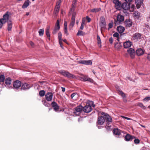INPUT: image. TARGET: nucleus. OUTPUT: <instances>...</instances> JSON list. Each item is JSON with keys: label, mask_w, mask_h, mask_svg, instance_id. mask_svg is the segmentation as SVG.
<instances>
[{"label": "nucleus", "mask_w": 150, "mask_h": 150, "mask_svg": "<svg viewBox=\"0 0 150 150\" xmlns=\"http://www.w3.org/2000/svg\"><path fill=\"white\" fill-rule=\"evenodd\" d=\"M101 115L103 116L99 117L98 118L97 124L98 125H102L105 121L106 122L105 127L108 130H112V126L110 125L112 122V120L111 117L108 114L104 112H101Z\"/></svg>", "instance_id": "obj_1"}, {"label": "nucleus", "mask_w": 150, "mask_h": 150, "mask_svg": "<svg viewBox=\"0 0 150 150\" xmlns=\"http://www.w3.org/2000/svg\"><path fill=\"white\" fill-rule=\"evenodd\" d=\"M100 26L101 27V30L103 29H104L106 28V24L105 20L103 17H101L100 21Z\"/></svg>", "instance_id": "obj_2"}, {"label": "nucleus", "mask_w": 150, "mask_h": 150, "mask_svg": "<svg viewBox=\"0 0 150 150\" xmlns=\"http://www.w3.org/2000/svg\"><path fill=\"white\" fill-rule=\"evenodd\" d=\"M117 21L115 20L114 23L116 25H118L120 23V22H122L124 20V16L120 14L118 15L117 16Z\"/></svg>", "instance_id": "obj_3"}, {"label": "nucleus", "mask_w": 150, "mask_h": 150, "mask_svg": "<svg viewBox=\"0 0 150 150\" xmlns=\"http://www.w3.org/2000/svg\"><path fill=\"white\" fill-rule=\"evenodd\" d=\"M59 72L62 75L69 78L73 77L74 76V75L70 73L67 71L64 70H61L59 71Z\"/></svg>", "instance_id": "obj_4"}, {"label": "nucleus", "mask_w": 150, "mask_h": 150, "mask_svg": "<svg viewBox=\"0 0 150 150\" xmlns=\"http://www.w3.org/2000/svg\"><path fill=\"white\" fill-rule=\"evenodd\" d=\"M9 17V13L7 11L3 15V18L0 19L1 21H3L4 23L8 21Z\"/></svg>", "instance_id": "obj_5"}, {"label": "nucleus", "mask_w": 150, "mask_h": 150, "mask_svg": "<svg viewBox=\"0 0 150 150\" xmlns=\"http://www.w3.org/2000/svg\"><path fill=\"white\" fill-rule=\"evenodd\" d=\"M82 110H83V106L80 105L75 108L74 113L77 115H79L82 112Z\"/></svg>", "instance_id": "obj_6"}, {"label": "nucleus", "mask_w": 150, "mask_h": 150, "mask_svg": "<svg viewBox=\"0 0 150 150\" xmlns=\"http://www.w3.org/2000/svg\"><path fill=\"white\" fill-rule=\"evenodd\" d=\"M112 1L115 4V7L116 9L118 10H120L121 9V3L119 0H113Z\"/></svg>", "instance_id": "obj_7"}, {"label": "nucleus", "mask_w": 150, "mask_h": 150, "mask_svg": "<svg viewBox=\"0 0 150 150\" xmlns=\"http://www.w3.org/2000/svg\"><path fill=\"white\" fill-rule=\"evenodd\" d=\"M92 110L91 105L88 104H87L84 107H83V111L85 112L88 113Z\"/></svg>", "instance_id": "obj_8"}, {"label": "nucleus", "mask_w": 150, "mask_h": 150, "mask_svg": "<svg viewBox=\"0 0 150 150\" xmlns=\"http://www.w3.org/2000/svg\"><path fill=\"white\" fill-rule=\"evenodd\" d=\"M121 8H122L125 10H128L130 8V3L126 2L123 3L121 6Z\"/></svg>", "instance_id": "obj_9"}, {"label": "nucleus", "mask_w": 150, "mask_h": 150, "mask_svg": "<svg viewBox=\"0 0 150 150\" xmlns=\"http://www.w3.org/2000/svg\"><path fill=\"white\" fill-rule=\"evenodd\" d=\"M127 52L132 58H133L134 57L135 53V51L134 49L130 48L127 50Z\"/></svg>", "instance_id": "obj_10"}, {"label": "nucleus", "mask_w": 150, "mask_h": 150, "mask_svg": "<svg viewBox=\"0 0 150 150\" xmlns=\"http://www.w3.org/2000/svg\"><path fill=\"white\" fill-rule=\"evenodd\" d=\"M53 94L51 92L47 93L45 96L46 99L48 101L52 100V99Z\"/></svg>", "instance_id": "obj_11"}, {"label": "nucleus", "mask_w": 150, "mask_h": 150, "mask_svg": "<svg viewBox=\"0 0 150 150\" xmlns=\"http://www.w3.org/2000/svg\"><path fill=\"white\" fill-rule=\"evenodd\" d=\"M133 38L134 40H138L141 38L142 35L139 33H136L133 35Z\"/></svg>", "instance_id": "obj_12"}, {"label": "nucleus", "mask_w": 150, "mask_h": 150, "mask_svg": "<svg viewBox=\"0 0 150 150\" xmlns=\"http://www.w3.org/2000/svg\"><path fill=\"white\" fill-rule=\"evenodd\" d=\"M21 82L17 80L14 82L13 86L15 88L18 89L21 86Z\"/></svg>", "instance_id": "obj_13"}, {"label": "nucleus", "mask_w": 150, "mask_h": 150, "mask_svg": "<svg viewBox=\"0 0 150 150\" xmlns=\"http://www.w3.org/2000/svg\"><path fill=\"white\" fill-rule=\"evenodd\" d=\"M30 87V86L29 84L25 83H22L21 89L22 90H25L29 89Z\"/></svg>", "instance_id": "obj_14"}, {"label": "nucleus", "mask_w": 150, "mask_h": 150, "mask_svg": "<svg viewBox=\"0 0 150 150\" xmlns=\"http://www.w3.org/2000/svg\"><path fill=\"white\" fill-rule=\"evenodd\" d=\"M81 80L84 81H88L91 83H93V80L89 78H88L87 76H85L81 78Z\"/></svg>", "instance_id": "obj_15"}, {"label": "nucleus", "mask_w": 150, "mask_h": 150, "mask_svg": "<svg viewBox=\"0 0 150 150\" xmlns=\"http://www.w3.org/2000/svg\"><path fill=\"white\" fill-rule=\"evenodd\" d=\"M79 64L87 65H91L92 64V61L91 60H80L79 61Z\"/></svg>", "instance_id": "obj_16"}, {"label": "nucleus", "mask_w": 150, "mask_h": 150, "mask_svg": "<svg viewBox=\"0 0 150 150\" xmlns=\"http://www.w3.org/2000/svg\"><path fill=\"white\" fill-rule=\"evenodd\" d=\"M51 105L55 111L57 112L58 111L59 106L56 102H52L51 103Z\"/></svg>", "instance_id": "obj_17"}, {"label": "nucleus", "mask_w": 150, "mask_h": 150, "mask_svg": "<svg viewBox=\"0 0 150 150\" xmlns=\"http://www.w3.org/2000/svg\"><path fill=\"white\" fill-rule=\"evenodd\" d=\"M113 133L115 135H117L118 137H122V135H121V131L117 128L113 130Z\"/></svg>", "instance_id": "obj_18"}, {"label": "nucleus", "mask_w": 150, "mask_h": 150, "mask_svg": "<svg viewBox=\"0 0 150 150\" xmlns=\"http://www.w3.org/2000/svg\"><path fill=\"white\" fill-rule=\"evenodd\" d=\"M135 137L134 136L130 135L129 134H127L125 137V140L127 141H132Z\"/></svg>", "instance_id": "obj_19"}, {"label": "nucleus", "mask_w": 150, "mask_h": 150, "mask_svg": "<svg viewBox=\"0 0 150 150\" xmlns=\"http://www.w3.org/2000/svg\"><path fill=\"white\" fill-rule=\"evenodd\" d=\"M132 45V42L130 41H127L124 43L123 45L125 48H127L130 47Z\"/></svg>", "instance_id": "obj_20"}, {"label": "nucleus", "mask_w": 150, "mask_h": 150, "mask_svg": "<svg viewBox=\"0 0 150 150\" xmlns=\"http://www.w3.org/2000/svg\"><path fill=\"white\" fill-rule=\"evenodd\" d=\"M144 53V51L142 49L139 48L136 51V53L138 56L142 55Z\"/></svg>", "instance_id": "obj_21"}, {"label": "nucleus", "mask_w": 150, "mask_h": 150, "mask_svg": "<svg viewBox=\"0 0 150 150\" xmlns=\"http://www.w3.org/2000/svg\"><path fill=\"white\" fill-rule=\"evenodd\" d=\"M135 2L136 4L137 8H139L143 3V0H135Z\"/></svg>", "instance_id": "obj_22"}, {"label": "nucleus", "mask_w": 150, "mask_h": 150, "mask_svg": "<svg viewBox=\"0 0 150 150\" xmlns=\"http://www.w3.org/2000/svg\"><path fill=\"white\" fill-rule=\"evenodd\" d=\"M125 25L127 27H130L132 25V22L131 20H126L125 22Z\"/></svg>", "instance_id": "obj_23"}, {"label": "nucleus", "mask_w": 150, "mask_h": 150, "mask_svg": "<svg viewBox=\"0 0 150 150\" xmlns=\"http://www.w3.org/2000/svg\"><path fill=\"white\" fill-rule=\"evenodd\" d=\"M125 30L124 27L121 26H119L117 27V30L120 33H122Z\"/></svg>", "instance_id": "obj_24"}, {"label": "nucleus", "mask_w": 150, "mask_h": 150, "mask_svg": "<svg viewBox=\"0 0 150 150\" xmlns=\"http://www.w3.org/2000/svg\"><path fill=\"white\" fill-rule=\"evenodd\" d=\"M29 0H27L26 1H25L22 6V8H26L29 5Z\"/></svg>", "instance_id": "obj_25"}, {"label": "nucleus", "mask_w": 150, "mask_h": 150, "mask_svg": "<svg viewBox=\"0 0 150 150\" xmlns=\"http://www.w3.org/2000/svg\"><path fill=\"white\" fill-rule=\"evenodd\" d=\"M140 13L137 11H135L133 13L134 17L136 18H139L140 17Z\"/></svg>", "instance_id": "obj_26"}, {"label": "nucleus", "mask_w": 150, "mask_h": 150, "mask_svg": "<svg viewBox=\"0 0 150 150\" xmlns=\"http://www.w3.org/2000/svg\"><path fill=\"white\" fill-rule=\"evenodd\" d=\"M117 90L119 94L121 95L123 98L126 97L125 94L121 90L117 88Z\"/></svg>", "instance_id": "obj_27"}, {"label": "nucleus", "mask_w": 150, "mask_h": 150, "mask_svg": "<svg viewBox=\"0 0 150 150\" xmlns=\"http://www.w3.org/2000/svg\"><path fill=\"white\" fill-rule=\"evenodd\" d=\"M114 47L116 49L119 50L121 48L122 46L120 43H118L117 42L115 44Z\"/></svg>", "instance_id": "obj_28"}, {"label": "nucleus", "mask_w": 150, "mask_h": 150, "mask_svg": "<svg viewBox=\"0 0 150 150\" xmlns=\"http://www.w3.org/2000/svg\"><path fill=\"white\" fill-rule=\"evenodd\" d=\"M5 76L4 75H0V83H3L5 81Z\"/></svg>", "instance_id": "obj_29"}, {"label": "nucleus", "mask_w": 150, "mask_h": 150, "mask_svg": "<svg viewBox=\"0 0 150 150\" xmlns=\"http://www.w3.org/2000/svg\"><path fill=\"white\" fill-rule=\"evenodd\" d=\"M101 10L100 8H94L91 9L90 11L91 12L93 13H96L98 12Z\"/></svg>", "instance_id": "obj_30"}, {"label": "nucleus", "mask_w": 150, "mask_h": 150, "mask_svg": "<svg viewBox=\"0 0 150 150\" xmlns=\"http://www.w3.org/2000/svg\"><path fill=\"white\" fill-rule=\"evenodd\" d=\"M78 97V94L76 93H73L71 95V98L74 99H76Z\"/></svg>", "instance_id": "obj_31"}, {"label": "nucleus", "mask_w": 150, "mask_h": 150, "mask_svg": "<svg viewBox=\"0 0 150 150\" xmlns=\"http://www.w3.org/2000/svg\"><path fill=\"white\" fill-rule=\"evenodd\" d=\"M55 28L57 29V30H59L60 29V27L59 25V23L58 20L57 21V22L56 23Z\"/></svg>", "instance_id": "obj_32"}, {"label": "nucleus", "mask_w": 150, "mask_h": 150, "mask_svg": "<svg viewBox=\"0 0 150 150\" xmlns=\"http://www.w3.org/2000/svg\"><path fill=\"white\" fill-rule=\"evenodd\" d=\"M60 7L58 6H56L54 11V12L55 14L58 13Z\"/></svg>", "instance_id": "obj_33"}, {"label": "nucleus", "mask_w": 150, "mask_h": 150, "mask_svg": "<svg viewBox=\"0 0 150 150\" xmlns=\"http://www.w3.org/2000/svg\"><path fill=\"white\" fill-rule=\"evenodd\" d=\"M85 34V33L81 30H79L76 34L77 35H83Z\"/></svg>", "instance_id": "obj_34"}, {"label": "nucleus", "mask_w": 150, "mask_h": 150, "mask_svg": "<svg viewBox=\"0 0 150 150\" xmlns=\"http://www.w3.org/2000/svg\"><path fill=\"white\" fill-rule=\"evenodd\" d=\"M44 32V30L43 29H41L39 31V35L42 36L43 35Z\"/></svg>", "instance_id": "obj_35"}, {"label": "nucleus", "mask_w": 150, "mask_h": 150, "mask_svg": "<svg viewBox=\"0 0 150 150\" xmlns=\"http://www.w3.org/2000/svg\"><path fill=\"white\" fill-rule=\"evenodd\" d=\"M45 91L44 90H41L40 91L39 94L40 96L42 97L44 96Z\"/></svg>", "instance_id": "obj_36"}, {"label": "nucleus", "mask_w": 150, "mask_h": 150, "mask_svg": "<svg viewBox=\"0 0 150 150\" xmlns=\"http://www.w3.org/2000/svg\"><path fill=\"white\" fill-rule=\"evenodd\" d=\"M75 21H71L69 25V28L71 29L74 25Z\"/></svg>", "instance_id": "obj_37"}, {"label": "nucleus", "mask_w": 150, "mask_h": 150, "mask_svg": "<svg viewBox=\"0 0 150 150\" xmlns=\"http://www.w3.org/2000/svg\"><path fill=\"white\" fill-rule=\"evenodd\" d=\"M113 36L114 37H116L117 38V40H118V41H119V34L117 33L116 32L113 35Z\"/></svg>", "instance_id": "obj_38"}, {"label": "nucleus", "mask_w": 150, "mask_h": 150, "mask_svg": "<svg viewBox=\"0 0 150 150\" xmlns=\"http://www.w3.org/2000/svg\"><path fill=\"white\" fill-rule=\"evenodd\" d=\"M5 84L7 86L9 85V77L6 79L5 80Z\"/></svg>", "instance_id": "obj_39"}, {"label": "nucleus", "mask_w": 150, "mask_h": 150, "mask_svg": "<svg viewBox=\"0 0 150 150\" xmlns=\"http://www.w3.org/2000/svg\"><path fill=\"white\" fill-rule=\"evenodd\" d=\"M62 34L61 32H59L58 35V37L59 41L62 40Z\"/></svg>", "instance_id": "obj_40"}, {"label": "nucleus", "mask_w": 150, "mask_h": 150, "mask_svg": "<svg viewBox=\"0 0 150 150\" xmlns=\"http://www.w3.org/2000/svg\"><path fill=\"white\" fill-rule=\"evenodd\" d=\"M76 0H75L73 2V5H72V8L71 9H70V11L71 12H72V11H74V9L75 8V6H74V5L76 3Z\"/></svg>", "instance_id": "obj_41"}, {"label": "nucleus", "mask_w": 150, "mask_h": 150, "mask_svg": "<svg viewBox=\"0 0 150 150\" xmlns=\"http://www.w3.org/2000/svg\"><path fill=\"white\" fill-rule=\"evenodd\" d=\"M140 107L143 108V109H145L146 108V107L144 106L143 104L141 103H138V104Z\"/></svg>", "instance_id": "obj_42"}, {"label": "nucleus", "mask_w": 150, "mask_h": 150, "mask_svg": "<svg viewBox=\"0 0 150 150\" xmlns=\"http://www.w3.org/2000/svg\"><path fill=\"white\" fill-rule=\"evenodd\" d=\"M97 40H98V43L99 44H100L101 43V39L100 36L98 35L97 36Z\"/></svg>", "instance_id": "obj_43"}, {"label": "nucleus", "mask_w": 150, "mask_h": 150, "mask_svg": "<svg viewBox=\"0 0 150 150\" xmlns=\"http://www.w3.org/2000/svg\"><path fill=\"white\" fill-rule=\"evenodd\" d=\"M46 34L47 37L49 38V39L50 40V34L49 32V31H46Z\"/></svg>", "instance_id": "obj_44"}, {"label": "nucleus", "mask_w": 150, "mask_h": 150, "mask_svg": "<svg viewBox=\"0 0 150 150\" xmlns=\"http://www.w3.org/2000/svg\"><path fill=\"white\" fill-rule=\"evenodd\" d=\"M135 7V6L134 5H132L131 6V7H130V9H129L130 10L129 11L131 12H133L134 10Z\"/></svg>", "instance_id": "obj_45"}, {"label": "nucleus", "mask_w": 150, "mask_h": 150, "mask_svg": "<svg viewBox=\"0 0 150 150\" xmlns=\"http://www.w3.org/2000/svg\"><path fill=\"white\" fill-rule=\"evenodd\" d=\"M71 19V21L75 22V13L73 14L72 16Z\"/></svg>", "instance_id": "obj_46"}, {"label": "nucleus", "mask_w": 150, "mask_h": 150, "mask_svg": "<svg viewBox=\"0 0 150 150\" xmlns=\"http://www.w3.org/2000/svg\"><path fill=\"white\" fill-rule=\"evenodd\" d=\"M113 23H109L108 24L109 28H108V30H109L110 28H112L113 26Z\"/></svg>", "instance_id": "obj_47"}, {"label": "nucleus", "mask_w": 150, "mask_h": 150, "mask_svg": "<svg viewBox=\"0 0 150 150\" xmlns=\"http://www.w3.org/2000/svg\"><path fill=\"white\" fill-rule=\"evenodd\" d=\"M64 31L65 34L66 35H69L67 31V28H64Z\"/></svg>", "instance_id": "obj_48"}, {"label": "nucleus", "mask_w": 150, "mask_h": 150, "mask_svg": "<svg viewBox=\"0 0 150 150\" xmlns=\"http://www.w3.org/2000/svg\"><path fill=\"white\" fill-rule=\"evenodd\" d=\"M61 3V1L60 0H59L57 3L56 6H58L60 7V5Z\"/></svg>", "instance_id": "obj_49"}, {"label": "nucleus", "mask_w": 150, "mask_h": 150, "mask_svg": "<svg viewBox=\"0 0 150 150\" xmlns=\"http://www.w3.org/2000/svg\"><path fill=\"white\" fill-rule=\"evenodd\" d=\"M150 100V97H147L144 99L143 100L144 101H147L148 100Z\"/></svg>", "instance_id": "obj_50"}, {"label": "nucleus", "mask_w": 150, "mask_h": 150, "mask_svg": "<svg viewBox=\"0 0 150 150\" xmlns=\"http://www.w3.org/2000/svg\"><path fill=\"white\" fill-rule=\"evenodd\" d=\"M62 40H61V41H59V45H60V47H61V48L63 49H64V47H63V46L62 45Z\"/></svg>", "instance_id": "obj_51"}, {"label": "nucleus", "mask_w": 150, "mask_h": 150, "mask_svg": "<svg viewBox=\"0 0 150 150\" xmlns=\"http://www.w3.org/2000/svg\"><path fill=\"white\" fill-rule=\"evenodd\" d=\"M58 30H57V29L54 28V29L53 30L52 33L53 34H55L57 33V32Z\"/></svg>", "instance_id": "obj_52"}, {"label": "nucleus", "mask_w": 150, "mask_h": 150, "mask_svg": "<svg viewBox=\"0 0 150 150\" xmlns=\"http://www.w3.org/2000/svg\"><path fill=\"white\" fill-rule=\"evenodd\" d=\"M140 140L138 139H135L134 142L135 144H138L139 143Z\"/></svg>", "instance_id": "obj_53"}, {"label": "nucleus", "mask_w": 150, "mask_h": 150, "mask_svg": "<svg viewBox=\"0 0 150 150\" xmlns=\"http://www.w3.org/2000/svg\"><path fill=\"white\" fill-rule=\"evenodd\" d=\"M113 39L112 37H111L110 38H109V42L111 44H112V43L113 42Z\"/></svg>", "instance_id": "obj_54"}, {"label": "nucleus", "mask_w": 150, "mask_h": 150, "mask_svg": "<svg viewBox=\"0 0 150 150\" xmlns=\"http://www.w3.org/2000/svg\"><path fill=\"white\" fill-rule=\"evenodd\" d=\"M86 19L87 20L88 22V23L90 22L91 20V18H89L88 16H86Z\"/></svg>", "instance_id": "obj_55"}, {"label": "nucleus", "mask_w": 150, "mask_h": 150, "mask_svg": "<svg viewBox=\"0 0 150 150\" xmlns=\"http://www.w3.org/2000/svg\"><path fill=\"white\" fill-rule=\"evenodd\" d=\"M64 28H67V22L65 21L64 23Z\"/></svg>", "instance_id": "obj_56"}, {"label": "nucleus", "mask_w": 150, "mask_h": 150, "mask_svg": "<svg viewBox=\"0 0 150 150\" xmlns=\"http://www.w3.org/2000/svg\"><path fill=\"white\" fill-rule=\"evenodd\" d=\"M4 23L3 21H1V20L0 19V28L2 27L3 25V24Z\"/></svg>", "instance_id": "obj_57"}, {"label": "nucleus", "mask_w": 150, "mask_h": 150, "mask_svg": "<svg viewBox=\"0 0 150 150\" xmlns=\"http://www.w3.org/2000/svg\"><path fill=\"white\" fill-rule=\"evenodd\" d=\"M81 25H85V20L83 19L82 20Z\"/></svg>", "instance_id": "obj_58"}, {"label": "nucleus", "mask_w": 150, "mask_h": 150, "mask_svg": "<svg viewBox=\"0 0 150 150\" xmlns=\"http://www.w3.org/2000/svg\"><path fill=\"white\" fill-rule=\"evenodd\" d=\"M43 104L45 106H48L49 105L47 102H46L45 101L44 102Z\"/></svg>", "instance_id": "obj_59"}, {"label": "nucleus", "mask_w": 150, "mask_h": 150, "mask_svg": "<svg viewBox=\"0 0 150 150\" xmlns=\"http://www.w3.org/2000/svg\"><path fill=\"white\" fill-rule=\"evenodd\" d=\"M30 45L31 46H32V47H33L34 45V43L32 41H30Z\"/></svg>", "instance_id": "obj_60"}, {"label": "nucleus", "mask_w": 150, "mask_h": 150, "mask_svg": "<svg viewBox=\"0 0 150 150\" xmlns=\"http://www.w3.org/2000/svg\"><path fill=\"white\" fill-rule=\"evenodd\" d=\"M123 118H125V119H127V120H131V119L129 118V117H124V116H122V117Z\"/></svg>", "instance_id": "obj_61"}, {"label": "nucleus", "mask_w": 150, "mask_h": 150, "mask_svg": "<svg viewBox=\"0 0 150 150\" xmlns=\"http://www.w3.org/2000/svg\"><path fill=\"white\" fill-rule=\"evenodd\" d=\"M126 2L130 3L132 1V0H125Z\"/></svg>", "instance_id": "obj_62"}, {"label": "nucleus", "mask_w": 150, "mask_h": 150, "mask_svg": "<svg viewBox=\"0 0 150 150\" xmlns=\"http://www.w3.org/2000/svg\"><path fill=\"white\" fill-rule=\"evenodd\" d=\"M84 25H81V26L80 27V29L81 30H83L84 28Z\"/></svg>", "instance_id": "obj_63"}, {"label": "nucleus", "mask_w": 150, "mask_h": 150, "mask_svg": "<svg viewBox=\"0 0 150 150\" xmlns=\"http://www.w3.org/2000/svg\"><path fill=\"white\" fill-rule=\"evenodd\" d=\"M147 58L149 60H150V54H149L147 57Z\"/></svg>", "instance_id": "obj_64"}]
</instances>
